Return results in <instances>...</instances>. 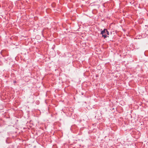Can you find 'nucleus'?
Wrapping results in <instances>:
<instances>
[{
    "instance_id": "nucleus-2",
    "label": "nucleus",
    "mask_w": 148,
    "mask_h": 148,
    "mask_svg": "<svg viewBox=\"0 0 148 148\" xmlns=\"http://www.w3.org/2000/svg\"><path fill=\"white\" fill-rule=\"evenodd\" d=\"M102 36L104 37V38H105L107 37V35L106 34H102Z\"/></svg>"
},
{
    "instance_id": "nucleus-3",
    "label": "nucleus",
    "mask_w": 148,
    "mask_h": 148,
    "mask_svg": "<svg viewBox=\"0 0 148 148\" xmlns=\"http://www.w3.org/2000/svg\"><path fill=\"white\" fill-rule=\"evenodd\" d=\"M106 34H107L108 35H109V33H108V31L107 30V31H106Z\"/></svg>"
},
{
    "instance_id": "nucleus-4",
    "label": "nucleus",
    "mask_w": 148,
    "mask_h": 148,
    "mask_svg": "<svg viewBox=\"0 0 148 148\" xmlns=\"http://www.w3.org/2000/svg\"><path fill=\"white\" fill-rule=\"evenodd\" d=\"M14 82V83H16V82Z\"/></svg>"
},
{
    "instance_id": "nucleus-1",
    "label": "nucleus",
    "mask_w": 148,
    "mask_h": 148,
    "mask_svg": "<svg viewBox=\"0 0 148 148\" xmlns=\"http://www.w3.org/2000/svg\"><path fill=\"white\" fill-rule=\"evenodd\" d=\"M107 31V29H104L103 31H102L101 32V34H106V31Z\"/></svg>"
}]
</instances>
